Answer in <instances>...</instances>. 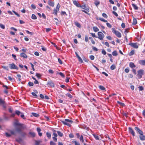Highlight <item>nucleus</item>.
Instances as JSON below:
<instances>
[{
    "label": "nucleus",
    "mask_w": 145,
    "mask_h": 145,
    "mask_svg": "<svg viewBox=\"0 0 145 145\" xmlns=\"http://www.w3.org/2000/svg\"><path fill=\"white\" fill-rule=\"evenodd\" d=\"M5 135L7 137H10L11 136L10 133H5Z\"/></svg>",
    "instance_id": "35"
},
{
    "label": "nucleus",
    "mask_w": 145,
    "mask_h": 145,
    "mask_svg": "<svg viewBox=\"0 0 145 145\" xmlns=\"http://www.w3.org/2000/svg\"><path fill=\"white\" fill-rule=\"evenodd\" d=\"M29 134L33 137H35V134L34 132H30Z\"/></svg>",
    "instance_id": "39"
},
{
    "label": "nucleus",
    "mask_w": 145,
    "mask_h": 145,
    "mask_svg": "<svg viewBox=\"0 0 145 145\" xmlns=\"http://www.w3.org/2000/svg\"><path fill=\"white\" fill-rule=\"evenodd\" d=\"M102 53L104 55H105L106 54V52L104 49L102 50Z\"/></svg>",
    "instance_id": "46"
},
{
    "label": "nucleus",
    "mask_w": 145,
    "mask_h": 145,
    "mask_svg": "<svg viewBox=\"0 0 145 145\" xmlns=\"http://www.w3.org/2000/svg\"><path fill=\"white\" fill-rule=\"evenodd\" d=\"M31 114H32V116L37 118H38L39 116V115L38 114L35 113H32Z\"/></svg>",
    "instance_id": "25"
},
{
    "label": "nucleus",
    "mask_w": 145,
    "mask_h": 145,
    "mask_svg": "<svg viewBox=\"0 0 145 145\" xmlns=\"http://www.w3.org/2000/svg\"><path fill=\"white\" fill-rule=\"evenodd\" d=\"M117 103L122 106H123L124 105V104L123 103H121L119 101H118Z\"/></svg>",
    "instance_id": "61"
},
{
    "label": "nucleus",
    "mask_w": 145,
    "mask_h": 145,
    "mask_svg": "<svg viewBox=\"0 0 145 145\" xmlns=\"http://www.w3.org/2000/svg\"><path fill=\"white\" fill-rule=\"evenodd\" d=\"M60 7L59 4V3H58L57 4L56 8V9H54V12H53V14L56 15L57 14V12L59 10V8Z\"/></svg>",
    "instance_id": "6"
},
{
    "label": "nucleus",
    "mask_w": 145,
    "mask_h": 145,
    "mask_svg": "<svg viewBox=\"0 0 145 145\" xmlns=\"http://www.w3.org/2000/svg\"><path fill=\"white\" fill-rule=\"evenodd\" d=\"M116 66L114 65H112L110 67V69L112 70H114L116 68Z\"/></svg>",
    "instance_id": "33"
},
{
    "label": "nucleus",
    "mask_w": 145,
    "mask_h": 145,
    "mask_svg": "<svg viewBox=\"0 0 145 145\" xmlns=\"http://www.w3.org/2000/svg\"><path fill=\"white\" fill-rule=\"evenodd\" d=\"M17 76L18 78V80L20 82H21V76L20 74H18L17 75Z\"/></svg>",
    "instance_id": "32"
},
{
    "label": "nucleus",
    "mask_w": 145,
    "mask_h": 145,
    "mask_svg": "<svg viewBox=\"0 0 145 145\" xmlns=\"http://www.w3.org/2000/svg\"><path fill=\"white\" fill-rule=\"evenodd\" d=\"M78 59L79 61L81 63L83 62V61L82 58L80 57V56H78Z\"/></svg>",
    "instance_id": "54"
},
{
    "label": "nucleus",
    "mask_w": 145,
    "mask_h": 145,
    "mask_svg": "<svg viewBox=\"0 0 145 145\" xmlns=\"http://www.w3.org/2000/svg\"><path fill=\"white\" fill-rule=\"evenodd\" d=\"M112 54L113 56H117L118 55L117 52L116 50L113 51L112 52Z\"/></svg>",
    "instance_id": "29"
},
{
    "label": "nucleus",
    "mask_w": 145,
    "mask_h": 145,
    "mask_svg": "<svg viewBox=\"0 0 145 145\" xmlns=\"http://www.w3.org/2000/svg\"><path fill=\"white\" fill-rule=\"evenodd\" d=\"M91 35H92V36L93 37H96V38H97V37L96 36V35H95V33H90Z\"/></svg>",
    "instance_id": "59"
},
{
    "label": "nucleus",
    "mask_w": 145,
    "mask_h": 145,
    "mask_svg": "<svg viewBox=\"0 0 145 145\" xmlns=\"http://www.w3.org/2000/svg\"><path fill=\"white\" fill-rule=\"evenodd\" d=\"M102 43L103 44H105L106 46L108 47L109 46V44L108 42H105V43L104 42H103Z\"/></svg>",
    "instance_id": "51"
},
{
    "label": "nucleus",
    "mask_w": 145,
    "mask_h": 145,
    "mask_svg": "<svg viewBox=\"0 0 145 145\" xmlns=\"http://www.w3.org/2000/svg\"><path fill=\"white\" fill-rule=\"evenodd\" d=\"M16 114L18 116H19L20 114H21V113L19 110H16L15 111Z\"/></svg>",
    "instance_id": "42"
},
{
    "label": "nucleus",
    "mask_w": 145,
    "mask_h": 145,
    "mask_svg": "<svg viewBox=\"0 0 145 145\" xmlns=\"http://www.w3.org/2000/svg\"><path fill=\"white\" fill-rule=\"evenodd\" d=\"M137 23V21L136 19L134 18L133 19V22H132V25H135Z\"/></svg>",
    "instance_id": "22"
},
{
    "label": "nucleus",
    "mask_w": 145,
    "mask_h": 145,
    "mask_svg": "<svg viewBox=\"0 0 145 145\" xmlns=\"http://www.w3.org/2000/svg\"><path fill=\"white\" fill-rule=\"evenodd\" d=\"M14 125L16 127V131L18 133H20L23 129L22 124L17 122H15Z\"/></svg>",
    "instance_id": "1"
},
{
    "label": "nucleus",
    "mask_w": 145,
    "mask_h": 145,
    "mask_svg": "<svg viewBox=\"0 0 145 145\" xmlns=\"http://www.w3.org/2000/svg\"><path fill=\"white\" fill-rule=\"evenodd\" d=\"M73 3L74 5L77 7H80V4L76 1H74Z\"/></svg>",
    "instance_id": "12"
},
{
    "label": "nucleus",
    "mask_w": 145,
    "mask_h": 145,
    "mask_svg": "<svg viewBox=\"0 0 145 145\" xmlns=\"http://www.w3.org/2000/svg\"><path fill=\"white\" fill-rule=\"evenodd\" d=\"M99 88L103 90H105V87L102 86H99Z\"/></svg>",
    "instance_id": "30"
},
{
    "label": "nucleus",
    "mask_w": 145,
    "mask_h": 145,
    "mask_svg": "<svg viewBox=\"0 0 145 145\" xmlns=\"http://www.w3.org/2000/svg\"><path fill=\"white\" fill-rule=\"evenodd\" d=\"M8 80L11 81H13V80H14V78H12L10 76H8Z\"/></svg>",
    "instance_id": "49"
},
{
    "label": "nucleus",
    "mask_w": 145,
    "mask_h": 145,
    "mask_svg": "<svg viewBox=\"0 0 145 145\" xmlns=\"http://www.w3.org/2000/svg\"><path fill=\"white\" fill-rule=\"evenodd\" d=\"M0 27L3 29H4L5 28V26L1 24H0Z\"/></svg>",
    "instance_id": "40"
},
{
    "label": "nucleus",
    "mask_w": 145,
    "mask_h": 145,
    "mask_svg": "<svg viewBox=\"0 0 145 145\" xmlns=\"http://www.w3.org/2000/svg\"><path fill=\"white\" fill-rule=\"evenodd\" d=\"M93 29L94 31L95 32L98 31L99 30V29L97 27L95 26L93 27Z\"/></svg>",
    "instance_id": "24"
},
{
    "label": "nucleus",
    "mask_w": 145,
    "mask_h": 145,
    "mask_svg": "<svg viewBox=\"0 0 145 145\" xmlns=\"http://www.w3.org/2000/svg\"><path fill=\"white\" fill-rule=\"evenodd\" d=\"M99 20L102 22H107V21L106 20L103 18H99Z\"/></svg>",
    "instance_id": "36"
},
{
    "label": "nucleus",
    "mask_w": 145,
    "mask_h": 145,
    "mask_svg": "<svg viewBox=\"0 0 145 145\" xmlns=\"http://www.w3.org/2000/svg\"><path fill=\"white\" fill-rule=\"evenodd\" d=\"M139 90L140 91H142L144 89L143 87L142 86H140L138 87Z\"/></svg>",
    "instance_id": "53"
},
{
    "label": "nucleus",
    "mask_w": 145,
    "mask_h": 145,
    "mask_svg": "<svg viewBox=\"0 0 145 145\" xmlns=\"http://www.w3.org/2000/svg\"><path fill=\"white\" fill-rule=\"evenodd\" d=\"M135 129L137 131V132H138L140 135H143V132L142 131L140 130L138 127H135Z\"/></svg>",
    "instance_id": "9"
},
{
    "label": "nucleus",
    "mask_w": 145,
    "mask_h": 145,
    "mask_svg": "<svg viewBox=\"0 0 145 145\" xmlns=\"http://www.w3.org/2000/svg\"><path fill=\"white\" fill-rule=\"evenodd\" d=\"M140 139L141 140H145V136L143 135H140L139 136Z\"/></svg>",
    "instance_id": "18"
},
{
    "label": "nucleus",
    "mask_w": 145,
    "mask_h": 145,
    "mask_svg": "<svg viewBox=\"0 0 145 145\" xmlns=\"http://www.w3.org/2000/svg\"><path fill=\"white\" fill-rule=\"evenodd\" d=\"M132 6L135 9L137 10L138 9V7L135 4H132Z\"/></svg>",
    "instance_id": "27"
},
{
    "label": "nucleus",
    "mask_w": 145,
    "mask_h": 145,
    "mask_svg": "<svg viewBox=\"0 0 145 145\" xmlns=\"http://www.w3.org/2000/svg\"><path fill=\"white\" fill-rule=\"evenodd\" d=\"M48 84L52 87H54V83L51 81L49 82L48 83Z\"/></svg>",
    "instance_id": "17"
},
{
    "label": "nucleus",
    "mask_w": 145,
    "mask_h": 145,
    "mask_svg": "<svg viewBox=\"0 0 145 145\" xmlns=\"http://www.w3.org/2000/svg\"><path fill=\"white\" fill-rule=\"evenodd\" d=\"M129 66L131 68H133L135 67V65L134 63L132 62H130L129 63Z\"/></svg>",
    "instance_id": "20"
},
{
    "label": "nucleus",
    "mask_w": 145,
    "mask_h": 145,
    "mask_svg": "<svg viewBox=\"0 0 145 145\" xmlns=\"http://www.w3.org/2000/svg\"><path fill=\"white\" fill-rule=\"evenodd\" d=\"M30 65H31V67L32 68L33 70V71H34L35 70V69L34 68V65L32 64V63H30Z\"/></svg>",
    "instance_id": "57"
},
{
    "label": "nucleus",
    "mask_w": 145,
    "mask_h": 145,
    "mask_svg": "<svg viewBox=\"0 0 145 145\" xmlns=\"http://www.w3.org/2000/svg\"><path fill=\"white\" fill-rule=\"evenodd\" d=\"M50 145H55L56 143L52 141H51L50 142Z\"/></svg>",
    "instance_id": "64"
},
{
    "label": "nucleus",
    "mask_w": 145,
    "mask_h": 145,
    "mask_svg": "<svg viewBox=\"0 0 145 145\" xmlns=\"http://www.w3.org/2000/svg\"><path fill=\"white\" fill-rule=\"evenodd\" d=\"M98 38L101 40H103L105 37L104 35L101 32H99L98 33Z\"/></svg>",
    "instance_id": "5"
},
{
    "label": "nucleus",
    "mask_w": 145,
    "mask_h": 145,
    "mask_svg": "<svg viewBox=\"0 0 145 145\" xmlns=\"http://www.w3.org/2000/svg\"><path fill=\"white\" fill-rule=\"evenodd\" d=\"M57 134L60 137H62L63 135V134L61 133L60 131H57Z\"/></svg>",
    "instance_id": "26"
},
{
    "label": "nucleus",
    "mask_w": 145,
    "mask_h": 145,
    "mask_svg": "<svg viewBox=\"0 0 145 145\" xmlns=\"http://www.w3.org/2000/svg\"><path fill=\"white\" fill-rule=\"evenodd\" d=\"M66 95L69 98H72V96L69 93H67L66 94Z\"/></svg>",
    "instance_id": "48"
},
{
    "label": "nucleus",
    "mask_w": 145,
    "mask_h": 145,
    "mask_svg": "<svg viewBox=\"0 0 145 145\" xmlns=\"http://www.w3.org/2000/svg\"><path fill=\"white\" fill-rule=\"evenodd\" d=\"M28 85L30 86H33V82H29L28 83Z\"/></svg>",
    "instance_id": "43"
},
{
    "label": "nucleus",
    "mask_w": 145,
    "mask_h": 145,
    "mask_svg": "<svg viewBox=\"0 0 145 145\" xmlns=\"http://www.w3.org/2000/svg\"><path fill=\"white\" fill-rule=\"evenodd\" d=\"M72 142L74 143L75 145H80V143L75 141H73Z\"/></svg>",
    "instance_id": "45"
},
{
    "label": "nucleus",
    "mask_w": 145,
    "mask_h": 145,
    "mask_svg": "<svg viewBox=\"0 0 145 145\" xmlns=\"http://www.w3.org/2000/svg\"><path fill=\"white\" fill-rule=\"evenodd\" d=\"M48 3L49 5L52 7H53L54 6V3L53 2L51 1V0H49L48 1Z\"/></svg>",
    "instance_id": "16"
},
{
    "label": "nucleus",
    "mask_w": 145,
    "mask_h": 145,
    "mask_svg": "<svg viewBox=\"0 0 145 145\" xmlns=\"http://www.w3.org/2000/svg\"><path fill=\"white\" fill-rule=\"evenodd\" d=\"M92 49L93 50L95 51H98V49L95 47L94 46L92 47Z\"/></svg>",
    "instance_id": "62"
},
{
    "label": "nucleus",
    "mask_w": 145,
    "mask_h": 145,
    "mask_svg": "<svg viewBox=\"0 0 145 145\" xmlns=\"http://www.w3.org/2000/svg\"><path fill=\"white\" fill-rule=\"evenodd\" d=\"M31 18L34 20H36L37 19L36 16L34 14H32Z\"/></svg>",
    "instance_id": "34"
},
{
    "label": "nucleus",
    "mask_w": 145,
    "mask_h": 145,
    "mask_svg": "<svg viewBox=\"0 0 145 145\" xmlns=\"http://www.w3.org/2000/svg\"><path fill=\"white\" fill-rule=\"evenodd\" d=\"M9 66L11 69H16L18 70V68L17 66L14 64L12 63L9 64Z\"/></svg>",
    "instance_id": "7"
},
{
    "label": "nucleus",
    "mask_w": 145,
    "mask_h": 145,
    "mask_svg": "<svg viewBox=\"0 0 145 145\" xmlns=\"http://www.w3.org/2000/svg\"><path fill=\"white\" fill-rule=\"evenodd\" d=\"M75 24L79 28H80L81 27V25L78 22H76L75 23Z\"/></svg>",
    "instance_id": "28"
},
{
    "label": "nucleus",
    "mask_w": 145,
    "mask_h": 145,
    "mask_svg": "<svg viewBox=\"0 0 145 145\" xmlns=\"http://www.w3.org/2000/svg\"><path fill=\"white\" fill-rule=\"evenodd\" d=\"M106 24L107 26L108 27L111 28L112 27V25L110 23H107Z\"/></svg>",
    "instance_id": "52"
},
{
    "label": "nucleus",
    "mask_w": 145,
    "mask_h": 145,
    "mask_svg": "<svg viewBox=\"0 0 145 145\" xmlns=\"http://www.w3.org/2000/svg\"><path fill=\"white\" fill-rule=\"evenodd\" d=\"M112 13L113 14H114L116 17L118 16V14L116 12L113 11L112 12Z\"/></svg>",
    "instance_id": "56"
},
{
    "label": "nucleus",
    "mask_w": 145,
    "mask_h": 145,
    "mask_svg": "<svg viewBox=\"0 0 145 145\" xmlns=\"http://www.w3.org/2000/svg\"><path fill=\"white\" fill-rule=\"evenodd\" d=\"M93 136L94 137L95 139L97 140H99V136L97 135L96 134H93Z\"/></svg>",
    "instance_id": "31"
},
{
    "label": "nucleus",
    "mask_w": 145,
    "mask_h": 145,
    "mask_svg": "<svg viewBox=\"0 0 145 145\" xmlns=\"http://www.w3.org/2000/svg\"><path fill=\"white\" fill-rule=\"evenodd\" d=\"M139 63L142 65H145V60H140L138 61Z\"/></svg>",
    "instance_id": "13"
},
{
    "label": "nucleus",
    "mask_w": 145,
    "mask_h": 145,
    "mask_svg": "<svg viewBox=\"0 0 145 145\" xmlns=\"http://www.w3.org/2000/svg\"><path fill=\"white\" fill-rule=\"evenodd\" d=\"M57 74H59L62 77H65L64 74L61 72H57Z\"/></svg>",
    "instance_id": "37"
},
{
    "label": "nucleus",
    "mask_w": 145,
    "mask_h": 145,
    "mask_svg": "<svg viewBox=\"0 0 145 145\" xmlns=\"http://www.w3.org/2000/svg\"><path fill=\"white\" fill-rule=\"evenodd\" d=\"M37 130L39 136L40 137L42 135V133L40 132L41 131L39 127H37Z\"/></svg>",
    "instance_id": "14"
},
{
    "label": "nucleus",
    "mask_w": 145,
    "mask_h": 145,
    "mask_svg": "<svg viewBox=\"0 0 145 145\" xmlns=\"http://www.w3.org/2000/svg\"><path fill=\"white\" fill-rule=\"evenodd\" d=\"M31 94L36 98H37V95L34 92H32L31 93Z\"/></svg>",
    "instance_id": "44"
},
{
    "label": "nucleus",
    "mask_w": 145,
    "mask_h": 145,
    "mask_svg": "<svg viewBox=\"0 0 145 145\" xmlns=\"http://www.w3.org/2000/svg\"><path fill=\"white\" fill-rule=\"evenodd\" d=\"M20 56L24 58H26L27 57V55L24 53L20 54Z\"/></svg>",
    "instance_id": "15"
},
{
    "label": "nucleus",
    "mask_w": 145,
    "mask_h": 145,
    "mask_svg": "<svg viewBox=\"0 0 145 145\" xmlns=\"http://www.w3.org/2000/svg\"><path fill=\"white\" fill-rule=\"evenodd\" d=\"M46 136L48 138H50L51 137V134L50 133L47 132L46 133Z\"/></svg>",
    "instance_id": "38"
},
{
    "label": "nucleus",
    "mask_w": 145,
    "mask_h": 145,
    "mask_svg": "<svg viewBox=\"0 0 145 145\" xmlns=\"http://www.w3.org/2000/svg\"><path fill=\"white\" fill-rule=\"evenodd\" d=\"M12 57H13L14 59L15 60H17V59L16 58V56L15 55L12 54Z\"/></svg>",
    "instance_id": "58"
},
{
    "label": "nucleus",
    "mask_w": 145,
    "mask_h": 145,
    "mask_svg": "<svg viewBox=\"0 0 145 145\" xmlns=\"http://www.w3.org/2000/svg\"><path fill=\"white\" fill-rule=\"evenodd\" d=\"M10 133L11 135H15L16 134V131L14 130H12L10 131Z\"/></svg>",
    "instance_id": "23"
},
{
    "label": "nucleus",
    "mask_w": 145,
    "mask_h": 145,
    "mask_svg": "<svg viewBox=\"0 0 145 145\" xmlns=\"http://www.w3.org/2000/svg\"><path fill=\"white\" fill-rule=\"evenodd\" d=\"M80 7H81L83 9L85 10L88 12L89 11V9L88 8H86V6L85 5H80Z\"/></svg>",
    "instance_id": "11"
},
{
    "label": "nucleus",
    "mask_w": 145,
    "mask_h": 145,
    "mask_svg": "<svg viewBox=\"0 0 145 145\" xmlns=\"http://www.w3.org/2000/svg\"><path fill=\"white\" fill-rule=\"evenodd\" d=\"M62 122L64 124L70 126L71 125L69 123H68V122L72 123V121L68 119H65L64 121H62Z\"/></svg>",
    "instance_id": "3"
},
{
    "label": "nucleus",
    "mask_w": 145,
    "mask_h": 145,
    "mask_svg": "<svg viewBox=\"0 0 145 145\" xmlns=\"http://www.w3.org/2000/svg\"><path fill=\"white\" fill-rule=\"evenodd\" d=\"M85 40L86 41V42H88V38L87 37V36H85Z\"/></svg>",
    "instance_id": "63"
},
{
    "label": "nucleus",
    "mask_w": 145,
    "mask_h": 145,
    "mask_svg": "<svg viewBox=\"0 0 145 145\" xmlns=\"http://www.w3.org/2000/svg\"><path fill=\"white\" fill-rule=\"evenodd\" d=\"M134 50L131 51L129 53V55L130 56H132L134 54Z\"/></svg>",
    "instance_id": "50"
},
{
    "label": "nucleus",
    "mask_w": 145,
    "mask_h": 145,
    "mask_svg": "<svg viewBox=\"0 0 145 145\" xmlns=\"http://www.w3.org/2000/svg\"><path fill=\"white\" fill-rule=\"evenodd\" d=\"M129 45L134 48H138V46L137 45L136 43H130Z\"/></svg>",
    "instance_id": "8"
},
{
    "label": "nucleus",
    "mask_w": 145,
    "mask_h": 145,
    "mask_svg": "<svg viewBox=\"0 0 145 145\" xmlns=\"http://www.w3.org/2000/svg\"><path fill=\"white\" fill-rule=\"evenodd\" d=\"M5 104V101L4 100H2L1 98H0V105H2L4 106Z\"/></svg>",
    "instance_id": "19"
},
{
    "label": "nucleus",
    "mask_w": 145,
    "mask_h": 145,
    "mask_svg": "<svg viewBox=\"0 0 145 145\" xmlns=\"http://www.w3.org/2000/svg\"><path fill=\"white\" fill-rule=\"evenodd\" d=\"M112 31L113 33L115 34L117 37L119 38L121 37V33L118 31L116 30L114 28H112Z\"/></svg>",
    "instance_id": "2"
},
{
    "label": "nucleus",
    "mask_w": 145,
    "mask_h": 145,
    "mask_svg": "<svg viewBox=\"0 0 145 145\" xmlns=\"http://www.w3.org/2000/svg\"><path fill=\"white\" fill-rule=\"evenodd\" d=\"M40 142L39 141L36 140L35 141V145H39Z\"/></svg>",
    "instance_id": "60"
},
{
    "label": "nucleus",
    "mask_w": 145,
    "mask_h": 145,
    "mask_svg": "<svg viewBox=\"0 0 145 145\" xmlns=\"http://www.w3.org/2000/svg\"><path fill=\"white\" fill-rule=\"evenodd\" d=\"M89 57L90 59L91 60H93L94 59L95 57L93 55H91Z\"/></svg>",
    "instance_id": "55"
},
{
    "label": "nucleus",
    "mask_w": 145,
    "mask_h": 145,
    "mask_svg": "<svg viewBox=\"0 0 145 145\" xmlns=\"http://www.w3.org/2000/svg\"><path fill=\"white\" fill-rule=\"evenodd\" d=\"M137 72V76L139 79H140L142 77V75L144 74V71L142 69H140Z\"/></svg>",
    "instance_id": "4"
},
{
    "label": "nucleus",
    "mask_w": 145,
    "mask_h": 145,
    "mask_svg": "<svg viewBox=\"0 0 145 145\" xmlns=\"http://www.w3.org/2000/svg\"><path fill=\"white\" fill-rule=\"evenodd\" d=\"M102 16L104 18H107L108 17V16L106 15V14L105 13H103L102 14Z\"/></svg>",
    "instance_id": "47"
},
{
    "label": "nucleus",
    "mask_w": 145,
    "mask_h": 145,
    "mask_svg": "<svg viewBox=\"0 0 145 145\" xmlns=\"http://www.w3.org/2000/svg\"><path fill=\"white\" fill-rule=\"evenodd\" d=\"M94 4L97 7L100 4V1H99L96 0L95 1Z\"/></svg>",
    "instance_id": "21"
},
{
    "label": "nucleus",
    "mask_w": 145,
    "mask_h": 145,
    "mask_svg": "<svg viewBox=\"0 0 145 145\" xmlns=\"http://www.w3.org/2000/svg\"><path fill=\"white\" fill-rule=\"evenodd\" d=\"M80 141H81L82 142H84L83 137L82 135H81L80 137Z\"/></svg>",
    "instance_id": "41"
},
{
    "label": "nucleus",
    "mask_w": 145,
    "mask_h": 145,
    "mask_svg": "<svg viewBox=\"0 0 145 145\" xmlns=\"http://www.w3.org/2000/svg\"><path fill=\"white\" fill-rule=\"evenodd\" d=\"M129 132L131 133L133 136H135V132L133 129L131 128L130 127L129 128Z\"/></svg>",
    "instance_id": "10"
}]
</instances>
